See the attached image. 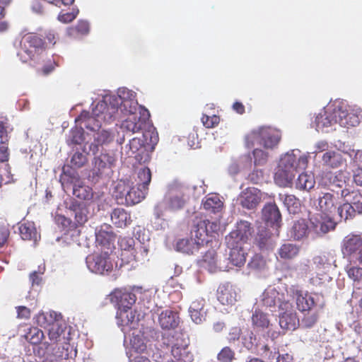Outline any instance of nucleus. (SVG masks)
Masks as SVG:
<instances>
[{"mask_svg":"<svg viewBox=\"0 0 362 362\" xmlns=\"http://www.w3.org/2000/svg\"><path fill=\"white\" fill-rule=\"evenodd\" d=\"M308 157L300 154V151L295 150L284 154L280 159L274 173V182L279 187H290L293 182L296 173L298 170L307 168Z\"/></svg>","mask_w":362,"mask_h":362,"instance_id":"1","label":"nucleus"},{"mask_svg":"<svg viewBox=\"0 0 362 362\" xmlns=\"http://www.w3.org/2000/svg\"><path fill=\"white\" fill-rule=\"evenodd\" d=\"M21 47V49L18 55L23 62H33L40 64L47 49V43L42 35L29 33L22 37Z\"/></svg>","mask_w":362,"mask_h":362,"instance_id":"2","label":"nucleus"},{"mask_svg":"<svg viewBox=\"0 0 362 362\" xmlns=\"http://www.w3.org/2000/svg\"><path fill=\"white\" fill-rule=\"evenodd\" d=\"M148 192L137 186H130L128 182L119 181L115 190V198L120 204L133 206L140 203Z\"/></svg>","mask_w":362,"mask_h":362,"instance_id":"3","label":"nucleus"},{"mask_svg":"<svg viewBox=\"0 0 362 362\" xmlns=\"http://www.w3.org/2000/svg\"><path fill=\"white\" fill-rule=\"evenodd\" d=\"M88 269L96 274L108 275L116 265L111 252L108 251L95 252L86 257Z\"/></svg>","mask_w":362,"mask_h":362,"instance_id":"4","label":"nucleus"},{"mask_svg":"<svg viewBox=\"0 0 362 362\" xmlns=\"http://www.w3.org/2000/svg\"><path fill=\"white\" fill-rule=\"evenodd\" d=\"M116 158L113 154L107 151L94 156L92 160V168L90 177L93 181H98L112 171L116 163Z\"/></svg>","mask_w":362,"mask_h":362,"instance_id":"5","label":"nucleus"},{"mask_svg":"<svg viewBox=\"0 0 362 362\" xmlns=\"http://www.w3.org/2000/svg\"><path fill=\"white\" fill-rule=\"evenodd\" d=\"M187 190V188L184 185L176 184L171 185L168 195L164 199L169 211H177L184 207L188 199Z\"/></svg>","mask_w":362,"mask_h":362,"instance_id":"6","label":"nucleus"},{"mask_svg":"<svg viewBox=\"0 0 362 362\" xmlns=\"http://www.w3.org/2000/svg\"><path fill=\"white\" fill-rule=\"evenodd\" d=\"M290 293L296 303L297 310L300 313L310 312L317 305L313 295L307 291H303L298 286H291Z\"/></svg>","mask_w":362,"mask_h":362,"instance_id":"7","label":"nucleus"},{"mask_svg":"<svg viewBox=\"0 0 362 362\" xmlns=\"http://www.w3.org/2000/svg\"><path fill=\"white\" fill-rule=\"evenodd\" d=\"M118 100L117 98H110L98 103L93 110V115L98 117L101 122L110 123L114 121L118 112Z\"/></svg>","mask_w":362,"mask_h":362,"instance_id":"8","label":"nucleus"},{"mask_svg":"<svg viewBox=\"0 0 362 362\" xmlns=\"http://www.w3.org/2000/svg\"><path fill=\"white\" fill-rule=\"evenodd\" d=\"M348 110L342 105L336 106L329 115L327 112L325 115L317 116L316 120L318 124L322 122L323 127L331 126L333 124H339L341 127H347L346 115Z\"/></svg>","mask_w":362,"mask_h":362,"instance_id":"9","label":"nucleus"},{"mask_svg":"<svg viewBox=\"0 0 362 362\" xmlns=\"http://www.w3.org/2000/svg\"><path fill=\"white\" fill-rule=\"evenodd\" d=\"M253 232L250 223L247 221H240L237 223L235 229L226 236V245L233 246L235 243L244 244Z\"/></svg>","mask_w":362,"mask_h":362,"instance_id":"10","label":"nucleus"},{"mask_svg":"<svg viewBox=\"0 0 362 362\" xmlns=\"http://www.w3.org/2000/svg\"><path fill=\"white\" fill-rule=\"evenodd\" d=\"M339 204V192L330 189L329 192L322 193L319 197L317 209L322 214L331 216Z\"/></svg>","mask_w":362,"mask_h":362,"instance_id":"11","label":"nucleus"},{"mask_svg":"<svg viewBox=\"0 0 362 362\" xmlns=\"http://www.w3.org/2000/svg\"><path fill=\"white\" fill-rule=\"evenodd\" d=\"M139 115L129 116L124 119L121 127L132 134L139 132L150 117L148 110L142 106L139 107Z\"/></svg>","mask_w":362,"mask_h":362,"instance_id":"12","label":"nucleus"},{"mask_svg":"<svg viewBox=\"0 0 362 362\" xmlns=\"http://www.w3.org/2000/svg\"><path fill=\"white\" fill-rule=\"evenodd\" d=\"M112 303L117 306V310L130 308L136 302V296L125 289H115L110 295Z\"/></svg>","mask_w":362,"mask_h":362,"instance_id":"13","label":"nucleus"},{"mask_svg":"<svg viewBox=\"0 0 362 362\" xmlns=\"http://www.w3.org/2000/svg\"><path fill=\"white\" fill-rule=\"evenodd\" d=\"M312 227L316 233L323 235L335 228V223L330 216L317 214L310 218Z\"/></svg>","mask_w":362,"mask_h":362,"instance_id":"14","label":"nucleus"},{"mask_svg":"<svg viewBox=\"0 0 362 362\" xmlns=\"http://www.w3.org/2000/svg\"><path fill=\"white\" fill-rule=\"evenodd\" d=\"M362 247V233L349 234L342 242L341 252L344 256L351 257Z\"/></svg>","mask_w":362,"mask_h":362,"instance_id":"15","label":"nucleus"},{"mask_svg":"<svg viewBox=\"0 0 362 362\" xmlns=\"http://www.w3.org/2000/svg\"><path fill=\"white\" fill-rule=\"evenodd\" d=\"M171 354L177 362H192L194 356L189 350L188 344L182 339H177L172 346Z\"/></svg>","mask_w":362,"mask_h":362,"instance_id":"16","label":"nucleus"},{"mask_svg":"<svg viewBox=\"0 0 362 362\" xmlns=\"http://www.w3.org/2000/svg\"><path fill=\"white\" fill-rule=\"evenodd\" d=\"M233 245H226L230 250L228 260L232 265L241 267L246 262L247 253L243 247L244 244L235 243Z\"/></svg>","mask_w":362,"mask_h":362,"instance_id":"17","label":"nucleus"},{"mask_svg":"<svg viewBox=\"0 0 362 362\" xmlns=\"http://www.w3.org/2000/svg\"><path fill=\"white\" fill-rule=\"evenodd\" d=\"M261 145L267 149L276 147L281 140L280 133L270 127H261Z\"/></svg>","mask_w":362,"mask_h":362,"instance_id":"18","label":"nucleus"},{"mask_svg":"<svg viewBox=\"0 0 362 362\" xmlns=\"http://www.w3.org/2000/svg\"><path fill=\"white\" fill-rule=\"evenodd\" d=\"M261 199V193L259 189L249 188L243 192L240 203L243 208L252 209L260 203Z\"/></svg>","mask_w":362,"mask_h":362,"instance_id":"19","label":"nucleus"},{"mask_svg":"<svg viewBox=\"0 0 362 362\" xmlns=\"http://www.w3.org/2000/svg\"><path fill=\"white\" fill-rule=\"evenodd\" d=\"M217 299L223 305H233L236 301V293L229 284H223L217 289Z\"/></svg>","mask_w":362,"mask_h":362,"instance_id":"20","label":"nucleus"},{"mask_svg":"<svg viewBox=\"0 0 362 362\" xmlns=\"http://www.w3.org/2000/svg\"><path fill=\"white\" fill-rule=\"evenodd\" d=\"M158 322L162 329H175L179 325L177 314L170 310H165L159 315Z\"/></svg>","mask_w":362,"mask_h":362,"instance_id":"21","label":"nucleus"},{"mask_svg":"<svg viewBox=\"0 0 362 362\" xmlns=\"http://www.w3.org/2000/svg\"><path fill=\"white\" fill-rule=\"evenodd\" d=\"M205 300L204 298H198L192 302L189 308L190 317L196 324H200L205 319L204 311Z\"/></svg>","mask_w":362,"mask_h":362,"instance_id":"22","label":"nucleus"},{"mask_svg":"<svg viewBox=\"0 0 362 362\" xmlns=\"http://www.w3.org/2000/svg\"><path fill=\"white\" fill-rule=\"evenodd\" d=\"M192 233L194 234V239L197 240V244L203 245L204 243H208L207 226L204 219L195 218Z\"/></svg>","mask_w":362,"mask_h":362,"instance_id":"23","label":"nucleus"},{"mask_svg":"<svg viewBox=\"0 0 362 362\" xmlns=\"http://www.w3.org/2000/svg\"><path fill=\"white\" fill-rule=\"evenodd\" d=\"M76 122H81L83 124V127L91 131H95L99 129L102 125V122L100 119L93 115V110H92L91 115L88 112H83L76 119Z\"/></svg>","mask_w":362,"mask_h":362,"instance_id":"24","label":"nucleus"},{"mask_svg":"<svg viewBox=\"0 0 362 362\" xmlns=\"http://www.w3.org/2000/svg\"><path fill=\"white\" fill-rule=\"evenodd\" d=\"M262 216L266 222L277 226L281 220V213L275 204H266L262 209Z\"/></svg>","mask_w":362,"mask_h":362,"instance_id":"25","label":"nucleus"},{"mask_svg":"<svg viewBox=\"0 0 362 362\" xmlns=\"http://www.w3.org/2000/svg\"><path fill=\"white\" fill-rule=\"evenodd\" d=\"M111 221L117 228H124L132 223L130 214L122 208L115 209L112 211Z\"/></svg>","mask_w":362,"mask_h":362,"instance_id":"26","label":"nucleus"},{"mask_svg":"<svg viewBox=\"0 0 362 362\" xmlns=\"http://www.w3.org/2000/svg\"><path fill=\"white\" fill-rule=\"evenodd\" d=\"M96 242L103 247H106L108 250L112 251L114 247L115 235L112 230H107L101 227L95 233Z\"/></svg>","mask_w":362,"mask_h":362,"instance_id":"27","label":"nucleus"},{"mask_svg":"<svg viewBox=\"0 0 362 362\" xmlns=\"http://www.w3.org/2000/svg\"><path fill=\"white\" fill-rule=\"evenodd\" d=\"M21 237L24 240H33L36 242L40 235L37 232L35 223L31 221L21 223L18 227Z\"/></svg>","mask_w":362,"mask_h":362,"instance_id":"28","label":"nucleus"},{"mask_svg":"<svg viewBox=\"0 0 362 362\" xmlns=\"http://www.w3.org/2000/svg\"><path fill=\"white\" fill-rule=\"evenodd\" d=\"M202 266L210 272H215L218 269L221 270L223 269L220 262L217 259V254L214 250H208L203 255Z\"/></svg>","mask_w":362,"mask_h":362,"instance_id":"29","label":"nucleus"},{"mask_svg":"<svg viewBox=\"0 0 362 362\" xmlns=\"http://www.w3.org/2000/svg\"><path fill=\"white\" fill-rule=\"evenodd\" d=\"M279 325L284 331H293L299 325V319L296 313H284L279 317Z\"/></svg>","mask_w":362,"mask_h":362,"instance_id":"30","label":"nucleus"},{"mask_svg":"<svg viewBox=\"0 0 362 362\" xmlns=\"http://www.w3.org/2000/svg\"><path fill=\"white\" fill-rule=\"evenodd\" d=\"M119 246L121 249V259L126 263H129V255L135 247V241L130 237L120 238L118 240Z\"/></svg>","mask_w":362,"mask_h":362,"instance_id":"31","label":"nucleus"},{"mask_svg":"<svg viewBox=\"0 0 362 362\" xmlns=\"http://www.w3.org/2000/svg\"><path fill=\"white\" fill-rule=\"evenodd\" d=\"M280 300V293L274 288H267L262 295V304L267 308L275 307Z\"/></svg>","mask_w":362,"mask_h":362,"instance_id":"32","label":"nucleus"},{"mask_svg":"<svg viewBox=\"0 0 362 362\" xmlns=\"http://www.w3.org/2000/svg\"><path fill=\"white\" fill-rule=\"evenodd\" d=\"M200 246L194 238H182L177 242L176 250L189 255L198 251Z\"/></svg>","mask_w":362,"mask_h":362,"instance_id":"33","label":"nucleus"},{"mask_svg":"<svg viewBox=\"0 0 362 362\" xmlns=\"http://www.w3.org/2000/svg\"><path fill=\"white\" fill-rule=\"evenodd\" d=\"M134 318L135 315L132 308H122L117 311V323L119 327H124L132 325L134 323Z\"/></svg>","mask_w":362,"mask_h":362,"instance_id":"34","label":"nucleus"},{"mask_svg":"<svg viewBox=\"0 0 362 362\" xmlns=\"http://www.w3.org/2000/svg\"><path fill=\"white\" fill-rule=\"evenodd\" d=\"M73 194L82 200H90L93 197L92 188L86 185L81 180L78 181L74 186Z\"/></svg>","mask_w":362,"mask_h":362,"instance_id":"35","label":"nucleus"},{"mask_svg":"<svg viewBox=\"0 0 362 362\" xmlns=\"http://www.w3.org/2000/svg\"><path fill=\"white\" fill-rule=\"evenodd\" d=\"M315 184V180L313 175L303 173L298 175L296 181V188L300 190L309 191L314 187Z\"/></svg>","mask_w":362,"mask_h":362,"instance_id":"36","label":"nucleus"},{"mask_svg":"<svg viewBox=\"0 0 362 362\" xmlns=\"http://www.w3.org/2000/svg\"><path fill=\"white\" fill-rule=\"evenodd\" d=\"M308 233V226L305 219L300 218L296 221L291 228V236L297 240H299L307 235Z\"/></svg>","mask_w":362,"mask_h":362,"instance_id":"37","label":"nucleus"},{"mask_svg":"<svg viewBox=\"0 0 362 362\" xmlns=\"http://www.w3.org/2000/svg\"><path fill=\"white\" fill-rule=\"evenodd\" d=\"M66 327L59 323V321H55L50 327L48 328L49 339L54 341H60L62 338L65 339L64 334Z\"/></svg>","mask_w":362,"mask_h":362,"instance_id":"38","label":"nucleus"},{"mask_svg":"<svg viewBox=\"0 0 362 362\" xmlns=\"http://www.w3.org/2000/svg\"><path fill=\"white\" fill-rule=\"evenodd\" d=\"M252 326L257 329H266L269 327L270 321L267 314L259 310H255L252 315Z\"/></svg>","mask_w":362,"mask_h":362,"instance_id":"39","label":"nucleus"},{"mask_svg":"<svg viewBox=\"0 0 362 362\" xmlns=\"http://www.w3.org/2000/svg\"><path fill=\"white\" fill-rule=\"evenodd\" d=\"M322 160L324 165L332 168H337L342 162L341 155L335 151H329L325 153Z\"/></svg>","mask_w":362,"mask_h":362,"instance_id":"40","label":"nucleus"},{"mask_svg":"<svg viewBox=\"0 0 362 362\" xmlns=\"http://www.w3.org/2000/svg\"><path fill=\"white\" fill-rule=\"evenodd\" d=\"M223 205V202L216 194L209 196L203 202L204 209L212 213L219 211L222 209Z\"/></svg>","mask_w":362,"mask_h":362,"instance_id":"41","label":"nucleus"},{"mask_svg":"<svg viewBox=\"0 0 362 362\" xmlns=\"http://www.w3.org/2000/svg\"><path fill=\"white\" fill-rule=\"evenodd\" d=\"M137 180L136 186L148 192V185L151 181V170L147 167L139 169L137 173Z\"/></svg>","mask_w":362,"mask_h":362,"instance_id":"42","label":"nucleus"},{"mask_svg":"<svg viewBox=\"0 0 362 362\" xmlns=\"http://www.w3.org/2000/svg\"><path fill=\"white\" fill-rule=\"evenodd\" d=\"M148 249L143 244L136 246L129 255V263L132 262H144L147 257Z\"/></svg>","mask_w":362,"mask_h":362,"instance_id":"43","label":"nucleus"},{"mask_svg":"<svg viewBox=\"0 0 362 362\" xmlns=\"http://www.w3.org/2000/svg\"><path fill=\"white\" fill-rule=\"evenodd\" d=\"M298 252V247L292 243L284 244L279 250V255L283 259H292L297 256Z\"/></svg>","mask_w":362,"mask_h":362,"instance_id":"44","label":"nucleus"},{"mask_svg":"<svg viewBox=\"0 0 362 362\" xmlns=\"http://www.w3.org/2000/svg\"><path fill=\"white\" fill-rule=\"evenodd\" d=\"M283 202L291 214H296L300 209V200L293 194H285L283 197Z\"/></svg>","mask_w":362,"mask_h":362,"instance_id":"45","label":"nucleus"},{"mask_svg":"<svg viewBox=\"0 0 362 362\" xmlns=\"http://www.w3.org/2000/svg\"><path fill=\"white\" fill-rule=\"evenodd\" d=\"M352 204L351 202H344L341 205L339 204L337 209L341 220L346 221L355 216L356 209L352 206Z\"/></svg>","mask_w":362,"mask_h":362,"instance_id":"46","label":"nucleus"},{"mask_svg":"<svg viewBox=\"0 0 362 362\" xmlns=\"http://www.w3.org/2000/svg\"><path fill=\"white\" fill-rule=\"evenodd\" d=\"M94 139L100 146L107 145L113 141L115 134L112 131L103 129L95 134Z\"/></svg>","mask_w":362,"mask_h":362,"instance_id":"47","label":"nucleus"},{"mask_svg":"<svg viewBox=\"0 0 362 362\" xmlns=\"http://www.w3.org/2000/svg\"><path fill=\"white\" fill-rule=\"evenodd\" d=\"M56 315V313H54ZM58 321L56 316L53 317L52 313H42L37 315V322L38 325L44 328H49L52 325Z\"/></svg>","mask_w":362,"mask_h":362,"instance_id":"48","label":"nucleus"},{"mask_svg":"<svg viewBox=\"0 0 362 362\" xmlns=\"http://www.w3.org/2000/svg\"><path fill=\"white\" fill-rule=\"evenodd\" d=\"M261 127L253 129L245 136V146L247 148H252L255 144L261 145Z\"/></svg>","mask_w":362,"mask_h":362,"instance_id":"49","label":"nucleus"},{"mask_svg":"<svg viewBox=\"0 0 362 362\" xmlns=\"http://www.w3.org/2000/svg\"><path fill=\"white\" fill-rule=\"evenodd\" d=\"M59 180L62 185L65 187L69 185L75 186V184L78 183V181L79 182L81 179L76 173L64 172L63 175L60 176Z\"/></svg>","mask_w":362,"mask_h":362,"instance_id":"50","label":"nucleus"},{"mask_svg":"<svg viewBox=\"0 0 362 362\" xmlns=\"http://www.w3.org/2000/svg\"><path fill=\"white\" fill-rule=\"evenodd\" d=\"M235 351L229 346L223 347L217 355L219 362H233L235 357Z\"/></svg>","mask_w":362,"mask_h":362,"instance_id":"51","label":"nucleus"},{"mask_svg":"<svg viewBox=\"0 0 362 362\" xmlns=\"http://www.w3.org/2000/svg\"><path fill=\"white\" fill-rule=\"evenodd\" d=\"M122 110L129 116L137 115L138 103L132 100H124L122 103Z\"/></svg>","mask_w":362,"mask_h":362,"instance_id":"52","label":"nucleus"},{"mask_svg":"<svg viewBox=\"0 0 362 362\" xmlns=\"http://www.w3.org/2000/svg\"><path fill=\"white\" fill-rule=\"evenodd\" d=\"M201 121L206 128L211 129L218 126V124L220 122V117L219 116L216 115H212L210 116L207 114L204 113L201 118Z\"/></svg>","mask_w":362,"mask_h":362,"instance_id":"53","label":"nucleus"},{"mask_svg":"<svg viewBox=\"0 0 362 362\" xmlns=\"http://www.w3.org/2000/svg\"><path fill=\"white\" fill-rule=\"evenodd\" d=\"M75 221L79 226L83 225L88 221L87 209L83 206H75Z\"/></svg>","mask_w":362,"mask_h":362,"instance_id":"54","label":"nucleus"},{"mask_svg":"<svg viewBox=\"0 0 362 362\" xmlns=\"http://www.w3.org/2000/svg\"><path fill=\"white\" fill-rule=\"evenodd\" d=\"M43 337V332L36 327L30 329V332L26 335V339L32 344L40 343Z\"/></svg>","mask_w":362,"mask_h":362,"instance_id":"55","label":"nucleus"},{"mask_svg":"<svg viewBox=\"0 0 362 362\" xmlns=\"http://www.w3.org/2000/svg\"><path fill=\"white\" fill-rule=\"evenodd\" d=\"M302 319V325L306 328L313 327L319 319V313L317 312H306Z\"/></svg>","mask_w":362,"mask_h":362,"instance_id":"56","label":"nucleus"},{"mask_svg":"<svg viewBox=\"0 0 362 362\" xmlns=\"http://www.w3.org/2000/svg\"><path fill=\"white\" fill-rule=\"evenodd\" d=\"M78 8H72L71 11L64 12L62 11L57 17L59 21L63 23H69L72 22L78 14Z\"/></svg>","mask_w":362,"mask_h":362,"instance_id":"57","label":"nucleus"},{"mask_svg":"<svg viewBox=\"0 0 362 362\" xmlns=\"http://www.w3.org/2000/svg\"><path fill=\"white\" fill-rule=\"evenodd\" d=\"M255 165H262L268 160V153L260 148H255L252 151Z\"/></svg>","mask_w":362,"mask_h":362,"instance_id":"58","label":"nucleus"},{"mask_svg":"<svg viewBox=\"0 0 362 362\" xmlns=\"http://www.w3.org/2000/svg\"><path fill=\"white\" fill-rule=\"evenodd\" d=\"M130 343L132 349L136 352H144L146 349V345L141 337L139 335H133L130 339Z\"/></svg>","mask_w":362,"mask_h":362,"instance_id":"59","label":"nucleus"},{"mask_svg":"<svg viewBox=\"0 0 362 362\" xmlns=\"http://www.w3.org/2000/svg\"><path fill=\"white\" fill-rule=\"evenodd\" d=\"M87 162L86 156L81 152H76L71 157V164L74 168H81Z\"/></svg>","mask_w":362,"mask_h":362,"instance_id":"60","label":"nucleus"},{"mask_svg":"<svg viewBox=\"0 0 362 362\" xmlns=\"http://www.w3.org/2000/svg\"><path fill=\"white\" fill-rule=\"evenodd\" d=\"M348 276L355 282H362V268L351 267L346 270Z\"/></svg>","mask_w":362,"mask_h":362,"instance_id":"61","label":"nucleus"},{"mask_svg":"<svg viewBox=\"0 0 362 362\" xmlns=\"http://www.w3.org/2000/svg\"><path fill=\"white\" fill-rule=\"evenodd\" d=\"M265 265V261L259 255H254L248 263V267L251 269H259Z\"/></svg>","mask_w":362,"mask_h":362,"instance_id":"62","label":"nucleus"},{"mask_svg":"<svg viewBox=\"0 0 362 362\" xmlns=\"http://www.w3.org/2000/svg\"><path fill=\"white\" fill-rule=\"evenodd\" d=\"M45 270V266L42 267H39L38 271H34L30 274V281H31L32 286L40 285L42 281L41 275L44 274Z\"/></svg>","mask_w":362,"mask_h":362,"instance_id":"63","label":"nucleus"},{"mask_svg":"<svg viewBox=\"0 0 362 362\" xmlns=\"http://www.w3.org/2000/svg\"><path fill=\"white\" fill-rule=\"evenodd\" d=\"M357 196V192L351 191L349 189H344L339 193V199L343 198L344 202L354 203V198Z\"/></svg>","mask_w":362,"mask_h":362,"instance_id":"64","label":"nucleus"}]
</instances>
